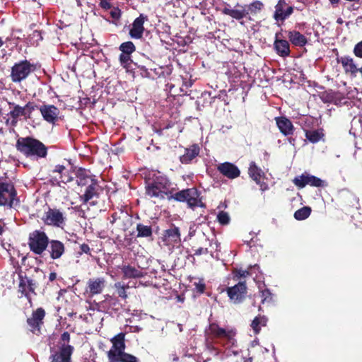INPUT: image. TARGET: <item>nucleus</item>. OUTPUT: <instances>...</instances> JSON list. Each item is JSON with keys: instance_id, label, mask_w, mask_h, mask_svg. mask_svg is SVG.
<instances>
[{"instance_id": "27", "label": "nucleus", "mask_w": 362, "mask_h": 362, "mask_svg": "<svg viewBox=\"0 0 362 362\" xmlns=\"http://www.w3.org/2000/svg\"><path fill=\"white\" fill-rule=\"evenodd\" d=\"M10 107H12V110L10 111L8 115L11 117V125L16 127L18 123V119L19 117H24L26 119V112H25L24 107H21L14 103H8Z\"/></svg>"}, {"instance_id": "15", "label": "nucleus", "mask_w": 362, "mask_h": 362, "mask_svg": "<svg viewBox=\"0 0 362 362\" xmlns=\"http://www.w3.org/2000/svg\"><path fill=\"white\" fill-rule=\"evenodd\" d=\"M38 110L43 119L47 122L54 124L58 121L60 110L55 105L43 104L39 107Z\"/></svg>"}, {"instance_id": "46", "label": "nucleus", "mask_w": 362, "mask_h": 362, "mask_svg": "<svg viewBox=\"0 0 362 362\" xmlns=\"http://www.w3.org/2000/svg\"><path fill=\"white\" fill-rule=\"evenodd\" d=\"M217 219L221 225H227L230 222V217L227 212L221 211L217 216Z\"/></svg>"}, {"instance_id": "31", "label": "nucleus", "mask_w": 362, "mask_h": 362, "mask_svg": "<svg viewBox=\"0 0 362 362\" xmlns=\"http://www.w3.org/2000/svg\"><path fill=\"white\" fill-rule=\"evenodd\" d=\"M76 177L77 178V184L80 186L86 185L88 182V180L91 178H95V175H91L90 172L88 170H86L83 168H79L76 172Z\"/></svg>"}, {"instance_id": "16", "label": "nucleus", "mask_w": 362, "mask_h": 362, "mask_svg": "<svg viewBox=\"0 0 362 362\" xmlns=\"http://www.w3.org/2000/svg\"><path fill=\"white\" fill-rule=\"evenodd\" d=\"M106 286V281L103 277L91 278L87 281L86 293L89 297L103 293Z\"/></svg>"}, {"instance_id": "54", "label": "nucleus", "mask_w": 362, "mask_h": 362, "mask_svg": "<svg viewBox=\"0 0 362 362\" xmlns=\"http://www.w3.org/2000/svg\"><path fill=\"white\" fill-rule=\"evenodd\" d=\"M110 15L112 18L115 20H118L121 16V11L119 8H114L111 12Z\"/></svg>"}, {"instance_id": "10", "label": "nucleus", "mask_w": 362, "mask_h": 362, "mask_svg": "<svg viewBox=\"0 0 362 362\" xmlns=\"http://www.w3.org/2000/svg\"><path fill=\"white\" fill-rule=\"evenodd\" d=\"M46 313L44 308H38L33 311L30 317L27 318L28 329L33 334L39 335L41 334V328L44 324V319Z\"/></svg>"}, {"instance_id": "43", "label": "nucleus", "mask_w": 362, "mask_h": 362, "mask_svg": "<svg viewBox=\"0 0 362 362\" xmlns=\"http://www.w3.org/2000/svg\"><path fill=\"white\" fill-rule=\"evenodd\" d=\"M119 59L121 65L126 69H128L130 66V64L132 63L131 54L121 53Z\"/></svg>"}, {"instance_id": "52", "label": "nucleus", "mask_w": 362, "mask_h": 362, "mask_svg": "<svg viewBox=\"0 0 362 362\" xmlns=\"http://www.w3.org/2000/svg\"><path fill=\"white\" fill-rule=\"evenodd\" d=\"M71 339L70 334L68 332H64L60 337V346L62 344H68Z\"/></svg>"}, {"instance_id": "63", "label": "nucleus", "mask_w": 362, "mask_h": 362, "mask_svg": "<svg viewBox=\"0 0 362 362\" xmlns=\"http://www.w3.org/2000/svg\"><path fill=\"white\" fill-rule=\"evenodd\" d=\"M163 128H159V129H155V132L158 134L159 136H161L163 134Z\"/></svg>"}, {"instance_id": "19", "label": "nucleus", "mask_w": 362, "mask_h": 362, "mask_svg": "<svg viewBox=\"0 0 362 362\" xmlns=\"http://www.w3.org/2000/svg\"><path fill=\"white\" fill-rule=\"evenodd\" d=\"M104 297L105 299L98 304L99 310L105 312H110V310H114L117 312L120 310L121 304L116 297L108 294Z\"/></svg>"}, {"instance_id": "20", "label": "nucleus", "mask_w": 362, "mask_h": 362, "mask_svg": "<svg viewBox=\"0 0 362 362\" xmlns=\"http://www.w3.org/2000/svg\"><path fill=\"white\" fill-rule=\"evenodd\" d=\"M218 171L228 179H235L240 175V170L233 163L224 162L217 166Z\"/></svg>"}, {"instance_id": "13", "label": "nucleus", "mask_w": 362, "mask_h": 362, "mask_svg": "<svg viewBox=\"0 0 362 362\" xmlns=\"http://www.w3.org/2000/svg\"><path fill=\"white\" fill-rule=\"evenodd\" d=\"M294 7L289 5L286 0H279L275 6L274 19L279 22H284L293 13Z\"/></svg>"}, {"instance_id": "29", "label": "nucleus", "mask_w": 362, "mask_h": 362, "mask_svg": "<svg viewBox=\"0 0 362 362\" xmlns=\"http://www.w3.org/2000/svg\"><path fill=\"white\" fill-rule=\"evenodd\" d=\"M121 270L123 279H139L145 276L141 269L130 264L123 265Z\"/></svg>"}, {"instance_id": "18", "label": "nucleus", "mask_w": 362, "mask_h": 362, "mask_svg": "<svg viewBox=\"0 0 362 362\" xmlns=\"http://www.w3.org/2000/svg\"><path fill=\"white\" fill-rule=\"evenodd\" d=\"M98 187L97 180L94 177L91 178V184L87 187L85 193L79 197L83 204H86L90 203L91 205L95 204L93 202H90V201L94 197H99V193L98 192Z\"/></svg>"}, {"instance_id": "24", "label": "nucleus", "mask_w": 362, "mask_h": 362, "mask_svg": "<svg viewBox=\"0 0 362 362\" xmlns=\"http://www.w3.org/2000/svg\"><path fill=\"white\" fill-rule=\"evenodd\" d=\"M47 248L49 256L52 259L61 258L65 252L64 244L58 240H49Z\"/></svg>"}, {"instance_id": "25", "label": "nucleus", "mask_w": 362, "mask_h": 362, "mask_svg": "<svg viewBox=\"0 0 362 362\" xmlns=\"http://www.w3.org/2000/svg\"><path fill=\"white\" fill-rule=\"evenodd\" d=\"M200 147L198 144H194L189 148L185 149V153L180 157V161L182 164H189L193 159L199 156Z\"/></svg>"}, {"instance_id": "9", "label": "nucleus", "mask_w": 362, "mask_h": 362, "mask_svg": "<svg viewBox=\"0 0 362 362\" xmlns=\"http://www.w3.org/2000/svg\"><path fill=\"white\" fill-rule=\"evenodd\" d=\"M47 206V210L45 211L41 220L47 226H51L57 228H63L66 223V216L64 213L57 208H51Z\"/></svg>"}, {"instance_id": "17", "label": "nucleus", "mask_w": 362, "mask_h": 362, "mask_svg": "<svg viewBox=\"0 0 362 362\" xmlns=\"http://www.w3.org/2000/svg\"><path fill=\"white\" fill-rule=\"evenodd\" d=\"M148 21V16L141 13L139 17L134 19L132 28L129 30V35L133 39H141L144 32V24Z\"/></svg>"}, {"instance_id": "21", "label": "nucleus", "mask_w": 362, "mask_h": 362, "mask_svg": "<svg viewBox=\"0 0 362 362\" xmlns=\"http://www.w3.org/2000/svg\"><path fill=\"white\" fill-rule=\"evenodd\" d=\"M163 241L166 245H175L181 242V235L178 227L173 225L170 228L164 230Z\"/></svg>"}, {"instance_id": "3", "label": "nucleus", "mask_w": 362, "mask_h": 362, "mask_svg": "<svg viewBox=\"0 0 362 362\" xmlns=\"http://www.w3.org/2000/svg\"><path fill=\"white\" fill-rule=\"evenodd\" d=\"M16 148L26 158L40 159L47 156V147L42 141L32 136L19 137L16 141Z\"/></svg>"}, {"instance_id": "23", "label": "nucleus", "mask_w": 362, "mask_h": 362, "mask_svg": "<svg viewBox=\"0 0 362 362\" xmlns=\"http://www.w3.org/2000/svg\"><path fill=\"white\" fill-rule=\"evenodd\" d=\"M281 33H276L274 42V49L278 55L281 57H286L290 55V45L288 41L279 38Z\"/></svg>"}, {"instance_id": "47", "label": "nucleus", "mask_w": 362, "mask_h": 362, "mask_svg": "<svg viewBox=\"0 0 362 362\" xmlns=\"http://www.w3.org/2000/svg\"><path fill=\"white\" fill-rule=\"evenodd\" d=\"M25 112H26V119H30L32 112L35 110L38 109L39 107L34 104L33 102H28L24 106Z\"/></svg>"}, {"instance_id": "50", "label": "nucleus", "mask_w": 362, "mask_h": 362, "mask_svg": "<svg viewBox=\"0 0 362 362\" xmlns=\"http://www.w3.org/2000/svg\"><path fill=\"white\" fill-rule=\"evenodd\" d=\"M25 281L27 284L29 293H33L34 295H36V292L35 291V290L37 287L36 282L34 280L29 279V278H25Z\"/></svg>"}, {"instance_id": "53", "label": "nucleus", "mask_w": 362, "mask_h": 362, "mask_svg": "<svg viewBox=\"0 0 362 362\" xmlns=\"http://www.w3.org/2000/svg\"><path fill=\"white\" fill-rule=\"evenodd\" d=\"M79 254L85 253L86 255H90V248L88 244L83 243L80 245V252Z\"/></svg>"}, {"instance_id": "2", "label": "nucleus", "mask_w": 362, "mask_h": 362, "mask_svg": "<svg viewBox=\"0 0 362 362\" xmlns=\"http://www.w3.org/2000/svg\"><path fill=\"white\" fill-rule=\"evenodd\" d=\"M172 183L170 179L164 175L153 173L145 180L146 194L150 198L163 200L165 197L170 201V196L173 195Z\"/></svg>"}, {"instance_id": "40", "label": "nucleus", "mask_w": 362, "mask_h": 362, "mask_svg": "<svg viewBox=\"0 0 362 362\" xmlns=\"http://www.w3.org/2000/svg\"><path fill=\"white\" fill-rule=\"evenodd\" d=\"M310 206H303L294 213V218L298 221H303L309 217L311 214Z\"/></svg>"}, {"instance_id": "58", "label": "nucleus", "mask_w": 362, "mask_h": 362, "mask_svg": "<svg viewBox=\"0 0 362 362\" xmlns=\"http://www.w3.org/2000/svg\"><path fill=\"white\" fill-rule=\"evenodd\" d=\"M100 6L105 10H108L111 8L112 5L108 0H103L100 2Z\"/></svg>"}, {"instance_id": "32", "label": "nucleus", "mask_w": 362, "mask_h": 362, "mask_svg": "<svg viewBox=\"0 0 362 362\" xmlns=\"http://www.w3.org/2000/svg\"><path fill=\"white\" fill-rule=\"evenodd\" d=\"M337 62L341 63L345 70V71L349 72L352 74H355L358 72V68L354 62V59L350 57H341L337 58Z\"/></svg>"}, {"instance_id": "37", "label": "nucleus", "mask_w": 362, "mask_h": 362, "mask_svg": "<svg viewBox=\"0 0 362 362\" xmlns=\"http://www.w3.org/2000/svg\"><path fill=\"white\" fill-rule=\"evenodd\" d=\"M267 323V318L264 315H258L254 318L251 323V327L255 334L259 333L262 327H265Z\"/></svg>"}, {"instance_id": "28", "label": "nucleus", "mask_w": 362, "mask_h": 362, "mask_svg": "<svg viewBox=\"0 0 362 362\" xmlns=\"http://www.w3.org/2000/svg\"><path fill=\"white\" fill-rule=\"evenodd\" d=\"M125 334L120 332L115 336L111 341L112 343V347L108 352H113L115 355L123 352L125 349Z\"/></svg>"}, {"instance_id": "6", "label": "nucleus", "mask_w": 362, "mask_h": 362, "mask_svg": "<svg viewBox=\"0 0 362 362\" xmlns=\"http://www.w3.org/2000/svg\"><path fill=\"white\" fill-rule=\"evenodd\" d=\"M19 203L14 185L10 182H0V206H4L11 209Z\"/></svg>"}, {"instance_id": "14", "label": "nucleus", "mask_w": 362, "mask_h": 362, "mask_svg": "<svg viewBox=\"0 0 362 362\" xmlns=\"http://www.w3.org/2000/svg\"><path fill=\"white\" fill-rule=\"evenodd\" d=\"M74 348L69 344H62L58 351L52 352L49 359L50 362H71V355Z\"/></svg>"}, {"instance_id": "56", "label": "nucleus", "mask_w": 362, "mask_h": 362, "mask_svg": "<svg viewBox=\"0 0 362 362\" xmlns=\"http://www.w3.org/2000/svg\"><path fill=\"white\" fill-rule=\"evenodd\" d=\"M73 178L70 177L69 175L66 174V171L64 172V173L60 175V182L63 183H67L71 181H72Z\"/></svg>"}, {"instance_id": "41", "label": "nucleus", "mask_w": 362, "mask_h": 362, "mask_svg": "<svg viewBox=\"0 0 362 362\" xmlns=\"http://www.w3.org/2000/svg\"><path fill=\"white\" fill-rule=\"evenodd\" d=\"M264 7V4L259 0H256L252 3H250L248 6V12H250L252 15H255L257 13H259Z\"/></svg>"}, {"instance_id": "59", "label": "nucleus", "mask_w": 362, "mask_h": 362, "mask_svg": "<svg viewBox=\"0 0 362 362\" xmlns=\"http://www.w3.org/2000/svg\"><path fill=\"white\" fill-rule=\"evenodd\" d=\"M255 183L259 186L260 189L262 192L266 191L269 189L268 185L266 182L261 181V180H258V181H255Z\"/></svg>"}, {"instance_id": "7", "label": "nucleus", "mask_w": 362, "mask_h": 362, "mask_svg": "<svg viewBox=\"0 0 362 362\" xmlns=\"http://www.w3.org/2000/svg\"><path fill=\"white\" fill-rule=\"evenodd\" d=\"M49 239L44 231L35 230L30 233L28 238L30 250L35 255H42L47 248Z\"/></svg>"}, {"instance_id": "4", "label": "nucleus", "mask_w": 362, "mask_h": 362, "mask_svg": "<svg viewBox=\"0 0 362 362\" xmlns=\"http://www.w3.org/2000/svg\"><path fill=\"white\" fill-rule=\"evenodd\" d=\"M170 199L178 202H185L187 207L192 209L197 207L206 208L202 193L196 187L187 188L173 193V195L170 196Z\"/></svg>"}, {"instance_id": "61", "label": "nucleus", "mask_w": 362, "mask_h": 362, "mask_svg": "<svg viewBox=\"0 0 362 362\" xmlns=\"http://www.w3.org/2000/svg\"><path fill=\"white\" fill-rule=\"evenodd\" d=\"M75 209L79 212V216L85 218V211L81 209V206H76Z\"/></svg>"}, {"instance_id": "55", "label": "nucleus", "mask_w": 362, "mask_h": 362, "mask_svg": "<svg viewBox=\"0 0 362 362\" xmlns=\"http://www.w3.org/2000/svg\"><path fill=\"white\" fill-rule=\"evenodd\" d=\"M66 167L63 165H56L54 170H52L53 173H57L60 175H62L64 171H66Z\"/></svg>"}, {"instance_id": "42", "label": "nucleus", "mask_w": 362, "mask_h": 362, "mask_svg": "<svg viewBox=\"0 0 362 362\" xmlns=\"http://www.w3.org/2000/svg\"><path fill=\"white\" fill-rule=\"evenodd\" d=\"M119 49L122 52V53L132 54L133 52H135L136 47L132 42L127 41L122 43L119 45Z\"/></svg>"}, {"instance_id": "30", "label": "nucleus", "mask_w": 362, "mask_h": 362, "mask_svg": "<svg viewBox=\"0 0 362 362\" xmlns=\"http://www.w3.org/2000/svg\"><path fill=\"white\" fill-rule=\"evenodd\" d=\"M110 362H139V360L134 356L124 352L115 355L113 352H107Z\"/></svg>"}, {"instance_id": "36", "label": "nucleus", "mask_w": 362, "mask_h": 362, "mask_svg": "<svg viewBox=\"0 0 362 362\" xmlns=\"http://www.w3.org/2000/svg\"><path fill=\"white\" fill-rule=\"evenodd\" d=\"M325 134L322 129H318L316 130H306L305 137L306 139L313 144L317 143L320 141Z\"/></svg>"}, {"instance_id": "57", "label": "nucleus", "mask_w": 362, "mask_h": 362, "mask_svg": "<svg viewBox=\"0 0 362 362\" xmlns=\"http://www.w3.org/2000/svg\"><path fill=\"white\" fill-rule=\"evenodd\" d=\"M208 253H209L208 248L199 247L194 250L193 255L199 256V255H206Z\"/></svg>"}, {"instance_id": "62", "label": "nucleus", "mask_w": 362, "mask_h": 362, "mask_svg": "<svg viewBox=\"0 0 362 362\" xmlns=\"http://www.w3.org/2000/svg\"><path fill=\"white\" fill-rule=\"evenodd\" d=\"M57 279V273L56 272H51L49 274V280L50 281H53Z\"/></svg>"}, {"instance_id": "48", "label": "nucleus", "mask_w": 362, "mask_h": 362, "mask_svg": "<svg viewBox=\"0 0 362 362\" xmlns=\"http://www.w3.org/2000/svg\"><path fill=\"white\" fill-rule=\"evenodd\" d=\"M261 298L262 303H264L266 302H271L272 300V296L270 291L267 288L262 290L261 291Z\"/></svg>"}, {"instance_id": "39", "label": "nucleus", "mask_w": 362, "mask_h": 362, "mask_svg": "<svg viewBox=\"0 0 362 362\" xmlns=\"http://www.w3.org/2000/svg\"><path fill=\"white\" fill-rule=\"evenodd\" d=\"M114 288H115L119 297L122 299H126L127 298L128 296L127 293V290L130 288L128 284H125L123 282L119 281L114 284Z\"/></svg>"}, {"instance_id": "33", "label": "nucleus", "mask_w": 362, "mask_h": 362, "mask_svg": "<svg viewBox=\"0 0 362 362\" xmlns=\"http://www.w3.org/2000/svg\"><path fill=\"white\" fill-rule=\"evenodd\" d=\"M248 175L252 180L258 181L264 177L265 174L264 171L256 164L255 161H251L248 168Z\"/></svg>"}, {"instance_id": "1", "label": "nucleus", "mask_w": 362, "mask_h": 362, "mask_svg": "<svg viewBox=\"0 0 362 362\" xmlns=\"http://www.w3.org/2000/svg\"><path fill=\"white\" fill-rule=\"evenodd\" d=\"M237 332L235 329L221 327L216 322L209 323L205 329V346L211 352L218 353V346L231 347L236 344Z\"/></svg>"}, {"instance_id": "51", "label": "nucleus", "mask_w": 362, "mask_h": 362, "mask_svg": "<svg viewBox=\"0 0 362 362\" xmlns=\"http://www.w3.org/2000/svg\"><path fill=\"white\" fill-rule=\"evenodd\" d=\"M354 54L358 58H362V41L358 42L354 48Z\"/></svg>"}, {"instance_id": "45", "label": "nucleus", "mask_w": 362, "mask_h": 362, "mask_svg": "<svg viewBox=\"0 0 362 362\" xmlns=\"http://www.w3.org/2000/svg\"><path fill=\"white\" fill-rule=\"evenodd\" d=\"M345 98L342 95V94L339 91H334L333 95V101L332 103L341 105L342 104H345L346 102L345 101Z\"/></svg>"}, {"instance_id": "12", "label": "nucleus", "mask_w": 362, "mask_h": 362, "mask_svg": "<svg viewBox=\"0 0 362 362\" xmlns=\"http://www.w3.org/2000/svg\"><path fill=\"white\" fill-rule=\"evenodd\" d=\"M226 293L230 300L234 303H240L245 298L247 286L245 281H240L233 286L226 288Z\"/></svg>"}, {"instance_id": "38", "label": "nucleus", "mask_w": 362, "mask_h": 362, "mask_svg": "<svg viewBox=\"0 0 362 362\" xmlns=\"http://www.w3.org/2000/svg\"><path fill=\"white\" fill-rule=\"evenodd\" d=\"M18 292L21 293V296H24L30 304V306H33L32 298L28 292L25 279H21L19 282Z\"/></svg>"}, {"instance_id": "5", "label": "nucleus", "mask_w": 362, "mask_h": 362, "mask_svg": "<svg viewBox=\"0 0 362 362\" xmlns=\"http://www.w3.org/2000/svg\"><path fill=\"white\" fill-rule=\"evenodd\" d=\"M36 70V65L24 59L16 62L11 67L10 77L13 83H20L26 79Z\"/></svg>"}, {"instance_id": "26", "label": "nucleus", "mask_w": 362, "mask_h": 362, "mask_svg": "<svg viewBox=\"0 0 362 362\" xmlns=\"http://www.w3.org/2000/svg\"><path fill=\"white\" fill-rule=\"evenodd\" d=\"M286 33L289 42L294 46L302 47L308 43L306 37L298 30H288Z\"/></svg>"}, {"instance_id": "64", "label": "nucleus", "mask_w": 362, "mask_h": 362, "mask_svg": "<svg viewBox=\"0 0 362 362\" xmlns=\"http://www.w3.org/2000/svg\"><path fill=\"white\" fill-rule=\"evenodd\" d=\"M174 126V124L173 122H169L166 126L163 127V129H168L170 128H172Z\"/></svg>"}, {"instance_id": "8", "label": "nucleus", "mask_w": 362, "mask_h": 362, "mask_svg": "<svg viewBox=\"0 0 362 362\" xmlns=\"http://www.w3.org/2000/svg\"><path fill=\"white\" fill-rule=\"evenodd\" d=\"M110 223L112 226V233H115L119 236V232L128 230L132 223V217L127 211L121 209L112 214Z\"/></svg>"}, {"instance_id": "22", "label": "nucleus", "mask_w": 362, "mask_h": 362, "mask_svg": "<svg viewBox=\"0 0 362 362\" xmlns=\"http://www.w3.org/2000/svg\"><path fill=\"white\" fill-rule=\"evenodd\" d=\"M275 121L280 132L285 136L293 134L295 128L292 122L285 116L275 117Z\"/></svg>"}, {"instance_id": "34", "label": "nucleus", "mask_w": 362, "mask_h": 362, "mask_svg": "<svg viewBox=\"0 0 362 362\" xmlns=\"http://www.w3.org/2000/svg\"><path fill=\"white\" fill-rule=\"evenodd\" d=\"M136 230L137 232L136 238L153 239V229L151 226L144 225L141 223H137Z\"/></svg>"}, {"instance_id": "35", "label": "nucleus", "mask_w": 362, "mask_h": 362, "mask_svg": "<svg viewBox=\"0 0 362 362\" xmlns=\"http://www.w3.org/2000/svg\"><path fill=\"white\" fill-rule=\"evenodd\" d=\"M222 13L238 21L242 20L243 18L246 17L247 14L248 13L244 9H232L230 8L229 6L223 8L222 10Z\"/></svg>"}, {"instance_id": "49", "label": "nucleus", "mask_w": 362, "mask_h": 362, "mask_svg": "<svg viewBox=\"0 0 362 362\" xmlns=\"http://www.w3.org/2000/svg\"><path fill=\"white\" fill-rule=\"evenodd\" d=\"M195 290L197 293L202 294L204 293L206 290V284L204 279H199L197 282L194 283Z\"/></svg>"}, {"instance_id": "44", "label": "nucleus", "mask_w": 362, "mask_h": 362, "mask_svg": "<svg viewBox=\"0 0 362 362\" xmlns=\"http://www.w3.org/2000/svg\"><path fill=\"white\" fill-rule=\"evenodd\" d=\"M334 90L332 89L321 93L320 98L325 103H332L333 101Z\"/></svg>"}, {"instance_id": "11", "label": "nucleus", "mask_w": 362, "mask_h": 362, "mask_svg": "<svg viewBox=\"0 0 362 362\" xmlns=\"http://www.w3.org/2000/svg\"><path fill=\"white\" fill-rule=\"evenodd\" d=\"M293 182L300 189L305 187L306 185L316 187L327 186L325 181L317 177L307 173H304L300 176L296 177L293 180Z\"/></svg>"}, {"instance_id": "60", "label": "nucleus", "mask_w": 362, "mask_h": 362, "mask_svg": "<svg viewBox=\"0 0 362 362\" xmlns=\"http://www.w3.org/2000/svg\"><path fill=\"white\" fill-rule=\"evenodd\" d=\"M33 37H36L37 40H42V33L40 30H34L33 32Z\"/></svg>"}]
</instances>
